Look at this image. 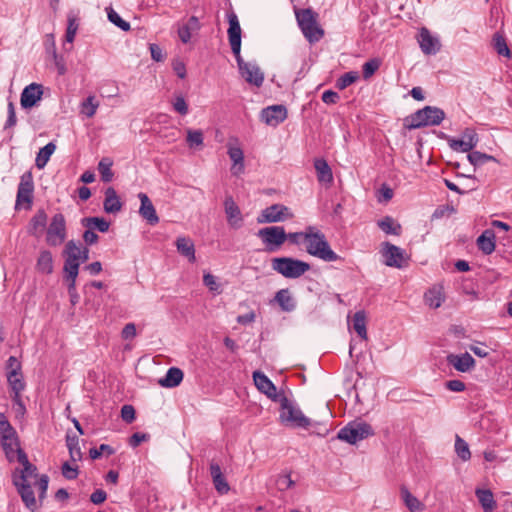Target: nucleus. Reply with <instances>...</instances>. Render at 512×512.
I'll return each mask as SVG.
<instances>
[{"label": "nucleus", "instance_id": "obj_1", "mask_svg": "<svg viewBox=\"0 0 512 512\" xmlns=\"http://www.w3.org/2000/svg\"><path fill=\"white\" fill-rule=\"evenodd\" d=\"M306 252L325 262L337 261L340 257L331 249L325 235L315 227L306 228Z\"/></svg>", "mask_w": 512, "mask_h": 512}, {"label": "nucleus", "instance_id": "obj_2", "mask_svg": "<svg viewBox=\"0 0 512 512\" xmlns=\"http://www.w3.org/2000/svg\"><path fill=\"white\" fill-rule=\"evenodd\" d=\"M279 401L281 404L279 416L281 423L299 428H308L311 425V420L292 401L285 396H282Z\"/></svg>", "mask_w": 512, "mask_h": 512}, {"label": "nucleus", "instance_id": "obj_3", "mask_svg": "<svg viewBox=\"0 0 512 512\" xmlns=\"http://www.w3.org/2000/svg\"><path fill=\"white\" fill-rule=\"evenodd\" d=\"M272 268L286 278L295 279L310 270V265L298 259L280 257L272 260Z\"/></svg>", "mask_w": 512, "mask_h": 512}, {"label": "nucleus", "instance_id": "obj_4", "mask_svg": "<svg viewBox=\"0 0 512 512\" xmlns=\"http://www.w3.org/2000/svg\"><path fill=\"white\" fill-rule=\"evenodd\" d=\"M444 118L445 113L442 109L426 106L411 115L407 127L409 129H417L424 126H435L439 125Z\"/></svg>", "mask_w": 512, "mask_h": 512}, {"label": "nucleus", "instance_id": "obj_5", "mask_svg": "<svg viewBox=\"0 0 512 512\" xmlns=\"http://www.w3.org/2000/svg\"><path fill=\"white\" fill-rule=\"evenodd\" d=\"M372 435H374V431L370 424L353 421L339 430L337 438L349 444H356Z\"/></svg>", "mask_w": 512, "mask_h": 512}, {"label": "nucleus", "instance_id": "obj_6", "mask_svg": "<svg viewBox=\"0 0 512 512\" xmlns=\"http://www.w3.org/2000/svg\"><path fill=\"white\" fill-rule=\"evenodd\" d=\"M268 252L277 251L287 240V234L282 226H268L261 228L256 233Z\"/></svg>", "mask_w": 512, "mask_h": 512}, {"label": "nucleus", "instance_id": "obj_7", "mask_svg": "<svg viewBox=\"0 0 512 512\" xmlns=\"http://www.w3.org/2000/svg\"><path fill=\"white\" fill-rule=\"evenodd\" d=\"M67 237L65 217L61 213L55 214L47 228L46 242L50 246H59Z\"/></svg>", "mask_w": 512, "mask_h": 512}, {"label": "nucleus", "instance_id": "obj_8", "mask_svg": "<svg viewBox=\"0 0 512 512\" xmlns=\"http://www.w3.org/2000/svg\"><path fill=\"white\" fill-rule=\"evenodd\" d=\"M235 58L239 72L245 81L256 87H260L264 81V74L260 68L255 63L245 62L242 59L241 54H239V56H235Z\"/></svg>", "mask_w": 512, "mask_h": 512}, {"label": "nucleus", "instance_id": "obj_9", "mask_svg": "<svg viewBox=\"0 0 512 512\" xmlns=\"http://www.w3.org/2000/svg\"><path fill=\"white\" fill-rule=\"evenodd\" d=\"M293 217L289 208L281 204H273L261 211L257 218L258 223L282 222Z\"/></svg>", "mask_w": 512, "mask_h": 512}, {"label": "nucleus", "instance_id": "obj_10", "mask_svg": "<svg viewBox=\"0 0 512 512\" xmlns=\"http://www.w3.org/2000/svg\"><path fill=\"white\" fill-rule=\"evenodd\" d=\"M18 462L23 466L22 469L16 468L12 472V483H29L30 478L37 477V468L35 465L30 463L28 457L24 451H19Z\"/></svg>", "mask_w": 512, "mask_h": 512}, {"label": "nucleus", "instance_id": "obj_11", "mask_svg": "<svg viewBox=\"0 0 512 512\" xmlns=\"http://www.w3.org/2000/svg\"><path fill=\"white\" fill-rule=\"evenodd\" d=\"M63 253L65 256L63 270L71 271V274H75L80 266V244H77L74 240L68 241Z\"/></svg>", "mask_w": 512, "mask_h": 512}, {"label": "nucleus", "instance_id": "obj_12", "mask_svg": "<svg viewBox=\"0 0 512 512\" xmlns=\"http://www.w3.org/2000/svg\"><path fill=\"white\" fill-rule=\"evenodd\" d=\"M228 38L234 56H239L241 50V27L234 12L228 14Z\"/></svg>", "mask_w": 512, "mask_h": 512}, {"label": "nucleus", "instance_id": "obj_13", "mask_svg": "<svg viewBox=\"0 0 512 512\" xmlns=\"http://www.w3.org/2000/svg\"><path fill=\"white\" fill-rule=\"evenodd\" d=\"M382 254L385 257V265L402 268L406 259L404 251L389 242L383 243Z\"/></svg>", "mask_w": 512, "mask_h": 512}, {"label": "nucleus", "instance_id": "obj_14", "mask_svg": "<svg viewBox=\"0 0 512 512\" xmlns=\"http://www.w3.org/2000/svg\"><path fill=\"white\" fill-rule=\"evenodd\" d=\"M478 143V137L474 130L466 129L461 139L450 138L448 140L449 147L454 151L469 152Z\"/></svg>", "mask_w": 512, "mask_h": 512}, {"label": "nucleus", "instance_id": "obj_15", "mask_svg": "<svg viewBox=\"0 0 512 512\" xmlns=\"http://www.w3.org/2000/svg\"><path fill=\"white\" fill-rule=\"evenodd\" d=\"M34 191V183L33 177L30 172H26L21 176L20 183L17 191V199L16 204L20 205L23 203L28 204V206L32 203Z\"/></svg>", "mask_w": 512, "mask_h": 512}, {"label": "nucleus", "instance_id": "obj_16", "mask_svg": "<svg viewBox=\"0 0 512 512\" xmlns=\"http://www.w3.org/2000/svg\"><path fill=\"white\" fill-rule=\"evenodd\" d=\"M43 87L38 83H31L26 86L20 97V104L22 108L29 109L34 107L42 98Z\"/></svg>", "mask_w": 512, "mask_h": 512}, {"label": "nucleus", "instance_id": "obj_17", "mask_svg": "<svg viewBox=\"0 0 512 512\" xmlns=\"http://www.w3.org/2000/svg\"><path fill=\"white\" fill-rule=\"evenodd\" d=\"M237 142V139H230L227 144V154L233 163L231 171L234 175H240L244 172V153Z\"/></svg>", "mask_w": 512, "mask_h": 512}, {"label": "nucleus", "instance_id": "obj_18", "mask_svg": "<svg viewBox=\"0 0 512 512\" xmlns=\"http://www.w3.org/2000/svg\"><path fill=\"white\" fill-rule=\"evenodd\" d=\"M446 361L448 365L462 373L471 371L475 366V360L468 352L462 354H449L446 357Z\"/></svg>", "mask_w": 512, "mask_h": 512}, {"label": "nucleus", "instance_id": "obj_19", "mask_svg": "<svg viewBox=\"0 0 512 512\" xmlns=\"http://www.w3.org/2000/svg\"><path fill=\"white\" fill-rule=\"evenodd\" d=\"M287 117V110L282 105L269 106L262 110L261 119L266 124L276 126L283 122Z\"/></svg>", "mask_w": 512, "mask_h": 512}, {"label": "nucleus", "instance_id": "obj_20", "mask_svg": "<svg viewBox=\"0 0 512 512\" xmlns=\"http://www.w3.org/2000/svg\"><path fill=\"white\" fill-rule=\"evenodd\" d=\"M254 384L259 391L264 393L270 399L277 401L279 396L276 392V387L272 381L262 372H253Z\"/></svg>", "mask_w": 512, "mask_h": 512}, {"label": "nucleus", "instance_id": "obj_21", "mask_svg": "<svg viewBox=\"0 0 512 512\" xmlns=\"http://www.w3.org/2000/svg\"><path fill=\"white\" fill-rule=\"evenodd\" d=\"M138 198L141 202L140 208H139V214L140 216L145 219L148 224L150 225H156L159 222V217L156 213L155 207L147 194L140 192L138 194Z\"/></svg>", "mask_w": 512, "mask_h": 512}, {"label": "nucleus", "instance_id": "obj_22", "mask_svg": "<svg viewBox=\"0 0 512 512\" xmlns=\"http://www.w3.org/2000/svg\"><path fill=\"white\" fill-rule=\"evenodd\" d=\"M224 209L229 225L235 229L242 225V214L232 196H227L224 201Z\"/></svg>", "mask_w": 512, "mask_h": 512}, {"label": "nucleus", "instance_id": "obj_23", "mask_svg": "<svg viewBox=\"0 0 512 512\" xmlns=\"http://www.w3.org/2000/svg\"><path fill=\"white\" fill-rule=\"evenodd\" d=\"M13 485L16 487L18 494L20 495L24 505L31 512H34L38 508V503L35 498L34 492L30 483H17V480Z\"/></svg>", "mask_w": 512, "mask_h": 512}, {"label": "nucleus", "instance_id": "obj_24", "mask_svg": "<svg viewBox=\"0 0 512 512\" xmlns=\"http://www.w3.org/2000/svg\"><path fill=\"white\" fill-rule=\"evenodd\" d=\"M1 445L9 462L18 461L19 451H23L15 435L1 437Z\"/></svg>", "mask_w": 512, "mask_h": 512}, {"label": "nucleus", "instance_id": "obj_25", "mask_svg": "<svg viewBox=\"0 0 512 512\" xmlns=\"http://www.w3.org/2000/svg\"><path fill=\"white\" fill-rule=\"evenodd\" d=\"M418 41L421 50L427 55L436 54L439 51V41L426 28L421 29Z\"/></svg>", "mask_w": 512, "mask_h": 512}, {"label": "nucleus", "instance_id": "obj_26", "mask_svg": "<svg viewBox=\"0 0 512 512\" xmlns=\"http://www.w3.org/2000/svg\"><path fill=\"white\" fill-rule=\"evenodd\" d=\"M106 213H118L122 209V203L113 187H108L105 191V199L103 203Z\"/></svg>", "mask_w": 512, "mask_h": 512}, {"label": "nucleus", "instance_id": "obj_27", "mask_svg": "<svg viewBox=\"0 0 512 512\" xmlns=\"http://www.w3.org/2000/svg\"><path fill=\"white\" fill-rule=\"evenodd\" d=\"M183 372L177 367H171L166 372L165 377L158 380L160 386L165 388L177 387L183 380Z\"/></svg>", "mask_w": 512, "mask_h": 512}, {"label": "nucleus", "instance_id": "obj_28", "mask_svg": "<svg viewBox=\"0 0 512 512\" xmlns=\"http://www.w3.org/2000/svg\"><path fill=\"white\" fill-rule=\"evenodd\" d=\"M177 251L188 259L189 262H195V246L193 241L188 237H178L175 242Z\"/></svg>", "mask_w": 512, "mask_h": 512}, {"label": "nucleus", "instance_id": "obj_29", "mask_svg": "<svg viewBox=\"0 0 512 512\" xmlns=\"http://www.w3.org/2000/svg\"><path fill=\"white\" fill-rule=\"evenodd\" d=\"M274 300L277 302L281 310L284 312H292L296 308V301L293 298L289 289L279 290L275 294Z\"/></svg>", "mask_w": 512, "mask_h": 512}, {"label": "nucleus", "instance_id": "obj_30", "mask_svg": "<svg viewBox=\"0 0 512 512\" xmlns=\"http://www.w3.org/2000/svg\"><path fill=\"white\" fill-rule=\"evenodd\" d=\"M478 248L486 255L495 250V233L491 229L485 230L477 239Z\"/></svg>", "mask_w": 512, "mask_h": 512}, {"label": "nucleus", "instance_id": "obj_31", "mask_svg": "<svg viewBox=\"0 0 512 512\" xmlns=\"http://www.w3.org/2000/svg\"><path fill=\"white\" fill-rule=\"evenodd\" d=\"M475 494L484 512H493L495 510L497 504L491 490L478 488Z\"/></svg>", "mask_w": 512, "mask_h": 512}, {"label": "nucleus", "instance_id": "obj_32", "mask_svg": "<svg viewBox=\"0 0 512 512\" xmlns=\"http://www.w3.org/2000/svg\"><path fill=\"white\" fill-rule=\"evenodd\" d=\"M426 305L431 308H439L444 301L443 288L441 286L431 287L424 295Z\"/></svg>", "mask_w": 512, "mask_h": 512}, {"label": "nucleus", "instance_id": "obj_33", "mask_svg": "<svg viewBox=\"0 0 512 512\" xmlns=\"http://www.w3.org/2000/svg\"><path fill=\"white\" fill-rule=\"evenodd\" d=\"M47 225V214L44 210H38L32 217L29 225V233L35 236L41 235Z\"/></svg>", "mask_w": 512, "mask_h": 512}, {"label": "nucleus", "instance_id": "obj_34", "mask_svg": "<svg viewBox=\"0 0 512 512\" xmlns=\"http://www.w3.org/2000/svg\"><path fill=\"white\" fill-rule=\"evenodd\" d=\"M400 493L405 506L410 512H422L424 510L425 505L412 495L405 486L401 487Z\"/></svg>", "mask_w": 512, "mask_h": 512}, {"label": "nucleus", "instance_id": "obj_35", "mask_svg": "<svg viewBox=\"0 0 512 512\" xmlns=\"http://www.w3.org/2000/svg\"><path fill=\"white\" fill-rule=\"evenodd\" d=\"M314 167L317 172V179L321 183H332L333 174L326 160L320 158L314 161Z\"/></svg>", "mask_w": 512, "mask_h": 512}, {"label": "nucleus", "instance_id": "obj_36", "mask_svg": "<svg viewBox=\"0 0 512 512\" xmlns=\"http://www.w3.org/2000/svg\"><path fill=\"white\" fill-rule=\"evenodd\" d=\"M36 269L43 274H51L53 272V258L48 250L40 252L36 263Z\"/></svg>", "mask_w": 512, "mask_h": 512}, {"label": "nucleus", "instance_id": "obj_37", "mask_svg": "<svg viewBox=\"0 0 512 512\" xmlns=\"http://www.w3.org/2000/svg\"><path fill=\"white\" fill-rule=\"evenodd\" d=\"M492 46L500 56H504L509 59L512 58V52L507 45L504 35L501 34L500 32H496L493 35Z\"/></svg>", "mask_w": 512, "mask_h": 512}, {"label": "nucleus", "instance_id": "obj_38", "mask_svg": "<svg viewBox=\"0 0 512 512\" xmlns=\"http://www.w3.org/2000/svg\"><path fill=\"white\" fill-rule=\"evenodd\" d=\"M56 145L53 142H49L42 147L37 153L35 165L39 169H43L48 163L51 155L55 152Z\"/></svg>", "mask_w": 512, "mask_h": 512}, {"label": "nucleus", "instance_id": "obj_39", "mask_svg": "<svg viewBox=\"0 0 512 512\" xmlns=\"http://www.w3.org/2000/svg\"><path fill=\"white\" fill-rule=\"evenodd\" d=\"M378 226L386 234H392L397 236L401 234V225L390 216H386L380 221H378Z\"/></svg>", "mask_w": 512, "mask_h": 512}, {"label": "nucleus", "instance_id": "obj_40", "mask_svg": "<svg viewBox=\"0 0 512 512\" xmlns=\"http://www.w3.org/2000/svg\"><path fill=\"white\" fill-rule=\"evenodd\" d=\"M79 28V19L77 15L70 12L67 16V29L65 34V41L67 43H73L76 33Z\"/></svg>", "mask_w": 512, "mask_h": 512}, {"label": "nucleus", "instance_id": "obj_41", "mask_svg": "<svg viewBox=\"0 0 512 512\" xmlns=\"http://www.w3.org/2000/svg\"><path fill=\"white\" fill-rule=\"evenodd\" d=\"M7 381L13 394L21 393L25 389V382L22 372L13 373L7 372Z\"/></svg>", "mask_w": 512, "mask_h": 512}, {"label": "nucleus", "instance_id": "obj_42", "mask_svg": "<svg viewBox=\"0 0 512 512\" xmlns=\"http://www.w3.org/2000/svg\"><path fill=\"white\" fill-rule=\"evenodd\" d=\"M353 328L361 339L367 340L366 317L363 311H358L354 314Z\"/></svg>", "mask_w": 512, "mask_h": 512}, {"label": "nucleus", "instance_id": "obj_43", "mask_svg": "<svg viewBox=\"0 0 512 512\" xmlns=\"http://www.w3.org/2000/svg\"><path fill=\"white\" fill-rule=\"evenodd\" d=\"M82 225L89 229H98L100 232H107L110 223L100 217H86L82 219Z\"/></svg>", "mask_w": 512, "mask_h": 512}, {"label": "nucleus", "instance_id": "obj_44", "mask_svg": "<svg viewBox=\"0 0 512 512\" xmlns=\"http://www.w3.org/2000/svg\"><path fill=\"white\" fill-rule=\"evenodd\" d=\"M98 107L99 102L96 100L95 96H89L81 104V114L91 118L95 115Z\"/></svg>", "mask_w": 512, "mask_h": 512}, {"label": "nucleus", "instance_id": "obj_45", "mask_svg": "<svg viewBox=\"0 0 512 512\" xmlns=\"http://www.w3.org/2000/svg\"><path fill=\"white\" fill-rule=\"evenodd\" d=\"M297 21L300 28L307 27L309 25H313L316 22V16L311 9H303L296 13Z\"/></svg>", "mask_w": 512, "mask_h": 512}, {"label": "nucleus", "instance_id": "obj_46", "mask_svg": "<svg viewBox=\"0 0 512 512\" xmlns=\"http://www.w3.org/2000/svg\"><path fill=\"white\" fill-rule=\"evenodd\" d=\"M186 141L190 148H199L203 146L204 136L201 130L187 129Z\"/></svg>", "mask_w": 512, "mask_h": 512}, {"label": "nucleus", "instance_id": "obj_47", "mask_svg": "<svg viewBox=\"0 0 512 512\" xmlns=\"http://www.w3.org/2000/svg\"><path fill=\"white\" fill-rule=\"evenodd\" d=\"M304 36L311 43L319 41L323 37V30L320 29L317 25V21L313 23V25H309L308 28L304 27L301 29Z\"/></svg>", "mask_w": 512, "mask_h": 512}, {"label": "nucleus", "instance_id": "obj_48", "mask_svg": "<svg viewBox=\"0 0 512 512\" xmlns=\"http://www.w3.org/2000/svg\"><path fill=\"white\" fill-rule=\"evenodd\" d=\"M455 451L460 459L468 461L471 458V452L467 442L460 436L456 435Z\"/></svg>", "mask_w": 512, "mask_h": 512}, {"label": "nucleus", "instance_id": "obj_49", "mask_svg": "<svg viewBox=\"0 0 512 512\" xmlns=\"http://www.w3.org/2000/svg\"><path fill=\"white\" fill-rule=\"evenodd\" d=\"M469 162L474 166H480L488 161H495V158L491 155L481 153L479 151L470 152L467 156Z\"/></svg>", "mask_w": 512, "mask_h": 512}, {"label": "nucleus", "instance_id": "obj_50", "mask_svg": "<svg viewBox=\"0 0 512 512\" xmlns=\"http://www.w3.org/2000/svg\"><path fill=\"white\" fill-rule=\"evenodd\" d=\"M112 162L108 158H103L98 164V171L101 174V178L104 182H110L113 177L111 171Z\"/></svg>", "mask_w": 512, "mask_h": 512}, {"label": "nucleus", "instance_id": "obj_51", "mask_svg": "<svg viewBox=\"0 0 512 512\" xmlns=\"http://www.w3.org/2000/svg\"><path fill=\"white\" fill-rule=\"evenodd\" d=\"M359 78V75L357 72L351 71L343 74L340 78H338L336 82V87L340 90H343L353 84L357 79Z\"/></svg>", "mask_w": 512, "mask_h": 512}, {"label": "nucleus", "instance_id": "obj_52", "mask_svg": "<svg viewBox=\"0 0 512 512\" xmlns=\"http://www.w3.org/2000/svg\"><path fill=\"white\" fill-rule=\"evenodd\" d=\"M107 16H108L109 21L111 23H113L115 26L119 27L121 30H123V31L130 30V24L127 21L123 20L120 17V15L112 8H110L107 11Z\"/></svg>", "mask_w": 512, "mask_h": 512}, {"label": "nucleus", "instance_id": "obj_53", "mask_svg": "<svg viewBox=\"0 0 512 512\" xmlns=\"http://www.w3.org/2000/svg\"><path fill=\"white\" fill-rule=\"evenodd\" d=\"M203 283L211 292L215 294L221 293L220 284L217 282V279L214 275L205 273L203 275Z\"/></svg>", "mask_w": 512, "mask_h": 512}, {"label": "nucleus", "instance_id": "obj_54", "mask_svg": "<svg viewBox=\"0 0 512 512\" xmlns=\"http://www.w3.org/2000/svg\"><path fill=\"white\" fill-rule=\"evenodd\" d=\"M67 446L69 449L70 456L73 460H77L81 458V450L78 446V438L77 437H69L67 436Z\"/></svg>", "mask_w": 512, "mask_h": 512}, {"label": "nucleus", "instance_id": "obj_55", "mask_svg": "<svg viewBox=\"0 0 512 512\" xmlns=\"http://www.w3.org/2000/svg\"><path fill=\"white\" fill-rule=\"evenodd\" d=\"M48 483H49V477L47 475H41L35 483V485L38 488V497H39L40 502H42V500L46 496V492L48 489Z\"/></svg>", "mask_w": 512, "mask_h": 512}, {"label": "nucleus", "instance_id": "obj_56", "mask_svg": "<svg viewBox=\"0 0 512 512\" xmlns=\"http://www.w3.org/2000/svg\"><path fill=\"white\" fill-rule=\"evenodd\" d=\"M16 431L11 426L9 421L7 420L6 416L3 413H0V436H8V435H15Z\"/></svg>", "mask_w": 512, "mask_h": 512}, {"label": "nucleus", "instance_id": "obj_57", "mask_svg": "<svg viewBox=\"0 0 512 512\" xmlns=\"http://www.w3.org/2000/svg\"><path fill=\"white\" fill-rule=\"evenodd\" d=\"M276 487L279 491H285L294 485L289 474H281L276 479Z\"/></svg>", "mask_w": 512, "mask_h": 512}, {"label": "nucleus", "instance_id": "obj_58", "mask_svg": "<svg viewBox=\"0 0 512 512\" xmlns=\"http://www.w3.org/2000/svg\"><path fill=\"white\" fill-rule=\"evenodd\" d=\"M114 452L115 451L111 446L107 444H101L99 448L90 449L89 454L92 459H97L104 453L107 455H112Z\"/></svg>", "mask_w": 512, "mask_h": 512}, {"label": "nucleus", "instance_id": "obj_59", "mask_svg": "<svg viewBox=\"0 0 512 512\" xmlns=\"http://www.w3.org/2000/svg\"><path fill=\"white\" fill-rule=\"evenodd\" d=\"M172 105L174 110L179 114L186 115L188 113V104L183 96H176Z\"/></svg>", "mask_w": 512, "mask_h": 512}, {"label": "nucleus", "instance_id": "obj_60", "mask_svg": "<svg viewBox=\"0 0 512 512\" xmlns=\"http://www.w3.org/2000/svg\"><path fill=\"white\" fill-rule=\"evenodd\" d=\"M66 274V279L69 282L68 283V293L70 297H73L74 295L77 296L76 292V278L78 276L79 270L75 272V274H71V271H64Z\"/></svg>", "mask_w": 512, "mask_h": 512}, {"label": "nucleus", "instance_id": "obj_61", "mask_svg": "<svg viewBox=\"0 0 512 512\" xmlns=\"http://www.w3.org/2000/svg\"><path fill=\"white\" fill-rule=\"evenodd\" d=\"M213 484L215 486V489L221 493V494H226L229 490H230V487H229V484L227 483L225 477L222 475H220L219 477H214L213 479Z\"/></svg>", "mask_w": 512, "mask_h": 512}, {"label": "nucleus", "instance_id": "obj_62", "mask_svg": "<svg viewBox=\"0 0 512 512\" xmlns=\"http://www.w3.org/2000/svg\"><path fill=\"white\" fill-rule=\"evenodd\" d=\"M378 68H379V62L377 60L367 61L363 65V77L365 79H368L369 77H371L376 72V70Z\"/></svg>", "mask_w": 512, "mask_h": 512}, {"label": "nucleus", "instance_id": "obj_63", "mask_svg": "<svg viewBox=\"0 0 512 512\" xmlns=\"http://www.w3.org/2000/svg\"><path fill=\"white\" fill-rule=\"evenodd\" d=\"M121 417L127 423L135 420V409L132 405H124L121 409Z\"/></svg>", "mask_w": 512, "mask_h": 512}, {"label": "nucleus", "instance_id": "obj_64", "mask_svg": "<svg viewBox=\"0 0 512 512\" xmlns=\"http://www.w3.org/2000/svg\"><path fill=\"white\" fill-rule=\"evenodd\" d=\"M62 474L68 480H73L78 476L77 467L71 466L68 462H65L62 465Z\"/></svg>", "mask_w": 512, "mask_h": 512}]
</instances>
